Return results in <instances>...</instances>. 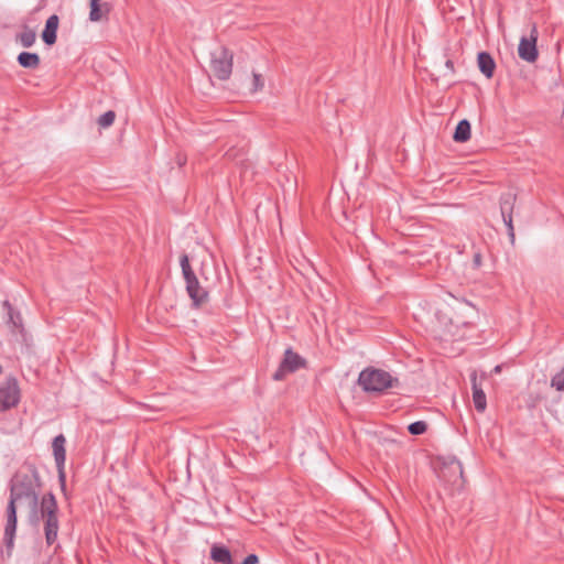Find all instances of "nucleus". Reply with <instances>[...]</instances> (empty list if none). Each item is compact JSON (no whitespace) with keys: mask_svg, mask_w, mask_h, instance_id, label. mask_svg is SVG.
<instances>
[{"mask_svg":"<svg viewBox=\"0 0 564 564\" xmlns=\"http://www.w3.org/2000/svg\"><path fill=\"white\" fill-rule=\"evenodd\" d=\"M210 557L216 563L232 564L231 553L224 545H218V544L213 545L210 549Z\"/></svg>","mask_w":564,"mask_h":564,"instance_id":"obj_16","label":"nucleus"},{"mask_svg":"<svg viewBox=\"0 0 564 564\" xmlns=\"http://www.w3.org/2000/svg\"><path fill=\"white\" fill-rule=\"evenodd\" d=\"M20 389L15 378H8L0 384V411H7L18 405Z\"/></svg>","mask_w":564,"mask_h":564,"instance_id":"obj_7","label":"nucleus"},{"mask_svg":"<svg viewBox=\"0 0 564 564\" xmlns=\"http://www.w3.org/2000/svg\"><path fill=\"white\" fill-rule=\"evenodd\" d=\"M17 41L25 48L31 47L36 41V33L25 28L20 34L17 36Z\"/></svg>","mask_w":564,"mask_h":564,"instance_id":"obj_19","label":"nucleus"},{"mask_svg":"<svg viewBox=\"0 0 564 564\" xmlns=\"http://www.w3.org/2000/svg\"><path fill=\"white\" fill-rule=\"evenodd\" d=\"M40 485V475L35 467H32L30 473H18L11 479L4 529V540L8 547H12L17 530V502H26L31 509V521L39 522L37 509L40 502L36 489Z\"/></svg>","mask_w":564,"mask_h":564,"instance_id":"obj_1","label":"nucleus"},{"mask_svg":"<svg viewBox=\"0 0 564 564\" xmlns=\"http://www.w3.org/2000/svg\"><path fill=\"white\" fill-rule=\"evenodd\" d=\"M358 383L366 392L377 393L383 392L389 388L399 387L400 384L399 379L391 376L390 372L375 368L362 370L359 373Z\"/></svg>","mask_w":564,"mask_h":564,"instance_id":"obj_3","label":"nucleus"},{"mask_svg":"<svg viewBox=\"0 0 564 564\" xmlns=\"http://www.w3.org/2000/svg\"><path fill=\"white\" fill-rule=\"evenodd\" d=\"M182 274L186 284V292L193 302L194 307H200L208 300V292L202 288L195 272L193 271L189 258L183 253L180 258Z\"/></svg>","mask_w":564,"mask_h":564,"instance_id":"obj_4","label":"nucleus"},{"mask_svg":"<svg viewBox=\"0 0 564 564\" xmlns=\"http://www.w3.org/2000/svg\"><path fill=\"white\" fill-rule=\"evenodd\" d=\"M65 443L66 438L63 434H59L54 437L52 447H53V454L54 459L58 469V478L61 481L62 489H65V473H64V465L66 460V451H65Z\"/></svg>","mask_w":564,"mask_h":564,"instance_id":"obj_9","label":"nucleus"},{"mask_svg":"<svg viewBox=\"0 0 564 564\" xmlns=\"http://www.w3.org/2000/svg\"><path fill=\"white\" fill-rule=\"evenodd\" d=\"M3 307L7 310L8 324L11 327L12 333L20 334L22 339L26 341V333L22 324L21 314L12 307L9 301L3 302Z\"/></svg>","mask_w":564,"mask_h":564,"instance_id":"obj_12","label":"nucleus"},{"mask_svg":"<svg viewBox=\"0 0 564 564\" xmlns=\"http://www.w3.org/2000/svg\"><path fill=\"white\" fill-rule=\"evenodd\" d=\"M536 28L533 26L530 39L523 36L520 40L518 46L519 57L525 62L533 63L538 58V50H536Z\"/></svg>","mask_w":564,"mask_h":564,"instance_id":"obj_10","label":"nucleus"},{"mask_svg":"<svg viewBox=\"0 0 564 564\" xmlns=\"http://www.w3.org/2000/svg\"><path fill=\"white\" fill-rule=\"evenodd\" d=\"M473 262H474V267L475 268H479L481 265V254L480 253H475L474 254V259H473Z\"/></svg>","mask_w":564,"mask_h":564,"instance_id":"obj_26","label":"nucleus"},{"mask_svg":"<svg viewBox=\"0 0 564 564\" xmlns=\"http://www.w3.org/2000/svg\"><path fill=\"white\" fill-rule=\"evenodd\" d=\"M58 17L56 14L51 15L45 23V28L42 32V40L46 45H53L57 39L58 29Z\"/></svg>","mask_w":564,"mask_h":564,"instance_id":"obj_13","label":"nucleus"},{"mask_svg":"<svg viewBox=\"0 0 564 564\" xmlns=\"http://www.w3.org/2000/svg\"><path fill=\"white\" fill-rule=\"evenodd\" d=\"M453 139L456 142H466L470 139V123L468 120L463 119L457 123Z\"/></svg>","mask_w":564,"mask_h":564,"instance_id":"obj_18","label":"nucleus"},{"mask_svg":"<svg viewBox=\"0 0 564 564\" xmlns=\"http://www.w3.org/2000/svg\"><path fill=\"white\" fill-rule=\"evenodd\" d=\"M100 0H90L89 3H99Z\"/></svg>","mask_w":564,"mask_h":564,"instance_id":"obj_29","label":"nucleus"},{"mask_svg":"<svg viewBox=\"0 0 564 564\" xmlns=\"http://www.w3.org/2000/svg\"><path fill=\"white\" fill-rule=\"evenodd\" d=\"M479 70L487 77L491 78L496 68V63L488 52H480L477 56Z\"/></svg>","mask_w":564,"mask_h":564,"instance_id":"obj_14","label":"nucleus"},{"mask_svg":"<svg viewBox=\"0 0 564 564\" xmlns=\"http://www.w3.org/2000/svg\"><path fill=\"white\" fill-rule=\"evenodd\" d=\"M259 557L256 554H249L241 564H258Z\"/></svg>","mask_w":564,"mask_h":564,"instance_id":"obj_25","label":"nucleus"},{"mask_svg":"<svg viewBox=\"0 0 564 564\" xmlns=\"http://www.w3.org/2000/svg\"><path fill=\"white\" fill-rule=\"evenodd\" d=\"M210 68L218 79H228L232 70V54L224 46L215 48L210 53Z\"/></svg>","mask_w":564,"mask_h":564,"instance_id":"obj_5","label":"nucleus"},{"mask_svg":"<svg viewBox=\"0 0 564 564\" xmlns=\"http://www.w3.org/2000/svg\"><path fill=\"white\" fill-rule=\"evenodd\" d=\"M446 66L453 68V62L452 61H447L446 62Z\"/></svg>","mask_w":564,"mask_h":564,"instance_id":"obj_28","label":"nucleus"},{"mask_svg":"<svg viewBox=\"0 0 564 564\" xmlns=\"http://www.w3.org/2000/svg\"><path fill=\"white\" fill-rule=\"evenodd\" d=\"M551 387L557 391H564V368L552 377Z\"/></svg>","mask_w":564,"mask_h":564,"instance_id":"obj_23","label":"nucleus"},{"mask_svg":"<svg viewBox=\"0 0 564 564\" xmlns=\"http://www.w3.org/2000/svg\"><path fill=\"white\" fill-rule=\"evenodd\" d=\"M116 119V113L112 110H108L98 118V124L101 128H109Z\"/></svg>","mask_w":564,"mask_h":564,"instance_id":"obj_21","label":"nucleus"},{"mask_svg":"<svg viewBox=\"0 0 564 564\" xmlns=\"http://www.w3.org/2000/svg\"><path fill=\"white\" fill-rule=\"evenodd\" d=\"M427 430V424L424 421H415L408 426V431L412 435L424 434Z\"/></svg>","mask_w":564,"mask_h":564,"instance_id":"obj_22","label":"nucleus"},{"mask_svg":"<svg viewBox=\"0 0 564 564\" xmlns=\"http://www.w3.org/2000/svg\"><path fill=\"white\" fill-rule=\"evenodd\" d=\"M17 61L21 67L28 69H36L41 63L39 54L31 52H21Z\"/></svg>","mask_w":564,"mask_h":564,"instance_id":"obj_17","label":"nucleus"},{"mask_svg":"<svg viewBox=\"0 0 564 564\" xmlns=\"http://www.w3.org/2000/svg\"><path fill=\"white\" fill-rule=\"evenodd\" d=\"M471 389H473V401H474L475 409L478 412H484L487 406L486 394H485L484 390L481 389V387H479L477 384L476 375H473V377H471Z\"/></svg>","mask_w":564,"mask_h":564,"instance_id":"obj_15","label":"nucleus"},{"mask_svg":"<svg viewBox=\"0 0 564 564\" xmlns=\"http://www.w3.org/2000/svg\"><path fill=\"white\" fill-rule=\"evenodd\" d=\"M264 83L261 77V75L253 73V90L257 91L259 89H262Z\"/></svg>","mask_w":564,"mask_h":564,"instance_id":"obj_24","label":"nucleus"},{"mask_svg":"<svg viewBox=\"0 0 564 564\" xmlns=\"http://www.w3.org/2000/svg\"><path fill=\"white\" fill-rule=\"evenodd\" d=\"M89 6H90L89 20L93 22L100 21L105 15V12L102 9L106 4L102 6L100 3H89Z\"/></svg>","mask_w":564,"mask_h":564,"instance_id":"obj_20","label":"nucleus"},{"mask_svg":"<svg viewBox=\"0 0 564 564\" xmlns=\"http://www.w3.org/2000/svg\"><path fill=\"white\" fill-rule=\"evenodd\" d=\"M226 156L229 160H237V152L234 149H230L226 152Z\"/></svg>","mask_w":564,"mask_h":564,"instance_id":"obj_27","label":"nucleus"},{"mask_svg":"<svg viewBox=\"0 0 564 564\" xmlns=\"http://www.w3.org/2000/svg\"><path fill=\"white\" fill-rule=\"evenodd\" d=\"M39 520L44 521V534L47 545H52L57 540L59 521L57 517L58 506L55 496L52 492L45 494L37 509Z\"/></svg>","mask_w":564,"mask_h":564,"instance_id":"obj_2","label":"nucleus"},{"mask_svg":"<svg viewBox=\"0 0 564 564\" xmlns=\"http://www.w3.org/2000/svg\"><path fill=\"white\" fill-rule=\"evenodd\" d=\"M516 203V195L512 193H505L500 197V212L503 223L508 229L510 242L513 245L516 240L514 228L512 224V210Z\"/></svg>","mask_w":564,"mask_h":564,"instance_id":"obj_8","label":"nucleus"},{"mask_svg":"<svg viewBox=\"0 0 564 564\" xmlns=\"http://www.w3.org/2000/svg\"><path fill=\"white\" fill-rule=\"evenodd\" d=\"M306 367V360L300 356L297 352L293 351L292 348H288L284 351V357L281 360L279 368L272 375V379L275 381L283 380L286 375L293 373L301 368Z\"/></svg>","mask_w":564,"mask_h":564,"instance_id":"obj_6","label":"nucleus"},{"mask_svg":"<svg viewBox=\"0 0 564 564\" xmlns=\"http://www.w3.org/2000/svg\"><path fill=\"white\" fill-rule=\"evenodd\" d=\"M438 478L453 486H460L463 479L462 464L457 459H452L441 468L438 471Z\"/></svg>","mask_w":564,"mask_h":564,"instance_id":"obj_11","label":"nucleus"}]
</instances>
